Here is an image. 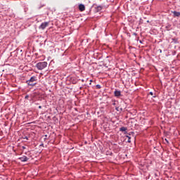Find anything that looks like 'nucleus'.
Returning <instances> with one entry per match:
<instances>
[{
  "label": "nucleus",
  "instance_id": "1",
  "mask_svg": "<svg viewBox=\"0 0 180 180\" xmlns=\"http://www.w3.org/2000/svg\"><path fill=\"white\" fill-rule=\"evenodd\" d=\"M47 62H39L36 64V68H37V70H44V68L47 67Z\"/></svg>",
  "mask_w": 180,
  "mask_h": 180
},
{
  "label": "nucleus",
  "instance_id": "2",
  "mask_svg": "<svg viewBox=\"0 0 180 180\" xmlns=\"http://www.w3.org/2000/svg\"><path fill=\"white\" fill-rule=\"evenodd\" d=\"M36 80V77L33 76L29 80L26 81V84H27V85L30 86H34V85H36V83H34Z\"/></svg>",
  "mask_w": 180,
  "mask_h": 180
},
{
  "label": "nucleus",
  "instance_id": "3",
  "mask_svg": "<svg viewBox=\"0 0 180 180\" xmlns=\"http://www.w3.org/2000/svg\"><path fill=\"white\" fill-rule=\"evenodd\" d=\"M50 22H42L40 26H39V29H41L42 30H44V29H46L47 27V26H49V24Z\"/></svg>",
  "mask_w": 180,
  "mask_h": 180
},
{
  "label": "nucleus",
  "instance_id": "4",
  "mask_svg": "<svg viewBox=\"0 0 180 180\" xmlns=\"http://www.w3.org/2000/svg\"><path fill=\"white\" fill-rule=\"evenodd\" d=\"M18 160H20V161L22 162H26L29 160V158L24 155L22 157L18 158Z\"/></svg>",
  "mask_w": 180,
  "mask_h": 180
},
{
  "label": "nucleus",
  "instance_id": "5",
  "mask_svg": "<svg viewBox=\"0 0 180 180\" xmlns=\"http://www.w3.org/2000/svg\"><path fill=\"white\" fill-rule=\"evenodd\" d=\"M114 95L115 96H116L117 98H119V96H120L122 95V92L118 90H115L114 91Z\"/></svg>",
  "mask_w": 180,
  "mask_h": 180
},
{
  "label": "nucleus",
  "instance_id": "6",
  "mask_svg": "<svg viewBox=\"0 0 180 180\" xmlns=\"http://www.w3.org/2000/svg\"><path fill=\"white\" fill-rule=\"evenodd\" d=\"M79 10L80 11V12H84V11H85V6L84 4H79Z\"/></svg>",
  "mask_w": 180,
  "mask_h": 180
},
{
  "label": "nucleus",
  "instance_id": "7",
  "mask_svg": "<svg viewBox=\"0 0 180 180\" xmlns=\"http://www.w3.org/2000/svg\"><path fill=\"white\" fill-rule=\"evenodd\" d=\"M172 13L174 14V17L179 18L180 16V12L178 11H173Z\"/></svg>",
  "mask_w": 180,
  "mask_h": 180
},
{
  "label": "nucleus",
  "instance_id": "8",
  "mask_svg": "<svg viewBox=\"0 0 180 180\" xmlns=\"http://www.w3.org/2000/svg\"><path fill=\"white\" fill-rule=\"evenodd\" d=\"M96 12H101V11H102V6H98L96 8Z\"/></svg>",
  "mask_w": 180,
  "mask_h": 180
},
{
  "label": "nucleus",
  "instance_id": "9",
  "mask_svg": "<svg viewBox=\"0 0 180 180\" xmlns=\"http://www.w3.org/2000/svg\"><path fill=\"white\" fill-rule=\"evenodd\" d=\"M127 130V128L126 127H122L120 128V131H126Z\"/></svg>",
  "mask_w": 180,
  "mask_h": 180
},
{
  "label": "nucleus",
  "instance_id": "10",
  "mask_svg": "<svg viewBox=\"0 0 180 180\" xmlns=\"http://www.w3.org/2000/svg\"><path fill=\"white\" fill-rule=\"evenodd\" d=\"M126 137H127L128 140H127V143H131V137H130L129 136H126Z\"/></svg>",
  "mask_w": 180,
  "mask_h": 180
},
{
  "label": "nucleus",
  "instance_id": "11",
  "mask_svg": "<svg viewBox=\"0 0 180 180\" xmlns=\"http://www.w3.org/2000/svg\"><path fill=\"white\" fill-rule=\"evenodd\" d=\"M96 88H97V89H101V88H102V86H101V84H96Z\"/></svg>",
  "mask_w": 180,
  "mask_h": 180
},
{
  "label": "nucleus",
  "instance_id": "12",
  "mask_svg": "<svg viewBox=\"0 0 180 180\" xmlns=\"http://www.w3.org/2000/svg\"><path fill=\"white\" fill-rule=\"evenodd\" d=\"M25 99H29V95H26Z\"/></svg>",
  "mask_w": 180,
  "mask_h": 180
},
{
  "label": "nucleus",
  "instance_id": "13",
  "mask_svg": "<svg viewBox=\"0 0 180 180\" xmlns=\"http://www.w3.org/2000/svg\"><path fill=\"white\" fill-rule=\"evenodd\" d=\"M165 140L167 144H169V141H168V139H165Z\"/></svg>",
  "mask_w": 180,
  "mask_h": 180
},
{
  "label": "nucleus",
  "instance_id": "14",
  "mask_svg": "<svg viewBox=\"0 0 180 180\" xmlns=\"http://www.w3.org/2000/svg\"><path fill=\"white\" fill-rule=\"evenodd\" d=\"M149 94H150V95H151L152 96L154 95V93H153V91H150Z\"/></svg>",
  "mask_w": 180,
  "mask_h": 180
},
{
  "label": "nucleus",
  "instance_id": "15",
  "mask_svg": "<svg viewBox=\"0 0 180 180\" xmlns=\"http://www.w3.org/2000/svg\"><path fill=\"white\" fill-rule=\"evenodd\" d=\"M115 110L119 112V107H115Z\"/></svg>",
  "mask_w": 180,
  "mask_h": 180
},
{
  "label": "nucleus",
  "instance_id": "16",
  "mask_svg": "<svg viewBox=\"0 0 180 180\" xmlns=\"http://www.w3.org/2000/svg\"><path fill=\"white\" fill-rule=\"evenodd\" d=\"M112 105L113 106L116 105V103L115 102L112 103Z\"/></svg>",
  "mask_w": 180,
  "mask_h": 180
},
{
  "label": "nucleus",
  "instance_id": "17",
  "mask_svg": "<svg viewBox=\"0 0 180 180\" xmlns=\"http://www.w3.org/2000/svg\"><path fill=\"white\" fill-rule=\"evenodd\" d=\"M160 53H162V50L159 49Z\"/></svg>",
  "mask_w": 180,
  "mask_h": 180
},
{
  "label": "nucleus",
  "instance_id": "18",
  "mask_svg": "<svg viewBox=\"0 0 180 180\" xmlns=\"http://www.w3.org/2000/svg\"><path fill=\"white\" fill-rule=\"evenodd\" d=\"M24 139H25V140H28L27 136H25Z\"/></svg>",
  "mask_w": 180,
  "mask_h": 180
},
{
  "label": "nucleus",
  "instance_id": "19",
  "mask_svg": "<svg viewBox=\"0 0 180 180\" xmlns=\"http://www.w3.org/2000/svg\"><path fill=\"white\" fill-rule=\"evenodd\" d=\"M39 109H41V105H39Z\"/></svg>",
  "mask_w": 180,
  "mask_h": 180
},
{
  "label": "nucleus",
  "instance_id": "20",
  "mask_svg": "<svg viewBox=\"0 0 180 180\" xmlns=\"http://www.w3.org/2000/svg\"><path fill=\"white\" fill-rule=\"evenodd\" d=\"M22 148H23V150H25V149L26 148V147H25V146H22Z\"/></svg>",
  "mask_w": 180,
  "mask_h": 180
},
{
  "label": "nucleus",
  "instance_id": "21",
  "mask_svg": "<svg viewBox=\"0 0 180 180\" xmlns=\"http://www.w3.org/2000/svg\"><path fill=\"white\" fill-rule=\"evenodd\" d=\"M91 82H92V79H90V84H89L90 85H91Z\"/></svg>",
  "mask_w": 180,
  "mask_h": 180
},
{
  "label": "nucleus",
  "instance_id": "22",
  "mask_svg": "<svg viewBox=\"0 0 180 180\" xmlns=\"http://www.w3.org/2000/svg\"><path fill=\"white\" fill-rule=\"evenodd\" d=\"M134 35L136 36V35H137V34H136V33H134Z\"/></svg>",
  "mask_w": 180,
  "mask_h": 180
},
{
  "label": "nucleus",
  "instance_id": "23",
  "mask_svg": "<svg viewBox=\"0 0 180 180\" xmlns=\"http://www.w3.org/2000/svg\"><path fill=\"white\" fill-rule=\"evenodd\" d=\"M155 176H157V173H155Z\"/></svg>",
  "mask_w": 180,
  "mask_h": 180
},
{
  "label": "nucleus",
  "instance_id": "24",
  "mask_svg": "<svg viewBox=\"0 0 180 180\" xmlns=\"http://www.w3.org/2000/svg\"><path fill=\"white\" fill-rule=\"evenodd\" d=\"M140 43H143L141 41H139Z\"/></svg>",
  "mask_w": 180,
  "mask_h": 180
},
{
  "label": "nucleus",
  "instance_id": "25",
  "mask_svg": "<svg viewBox=\"0 0 180 180\" xmlns=\"http://www.w3.org/2000/svg\"><path fill=\"white\" fill-rule=\"evenodd\" d=\"M40 146H44V144H43V143H41Z\"/></svg>",
  "mask_w": 180,
  "mask_h": 180
},
{
  "label": "nucleus",
  "instance_id": "26",
  "mask_svg": "<svg viewBox=\"0 0 180 180\" xmlns=\"http://www.w3.org/2000/svg\"><path fill=\"white\" fill-rule=\"evenodd\" d=\"M153 98H155V96H154Z\"/></svg>",
  "mask_w": 180,
  "mask_h": 180
}]
</instances>
